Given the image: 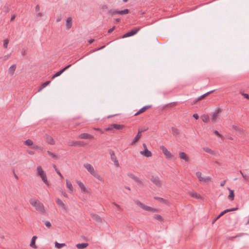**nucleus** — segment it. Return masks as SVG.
Wrapping results in <instances>:
<instances>
[{
	"label": "nucleus",
	"instance_id": "obj_1",
	"mask_svg": "<svg viewBox=\"0 0 249 249\" xmlns=\"http://www.w3.org/2000/svg\"><path fill=\"white\" fill-rule=\"evenodd\" d=\"M30 203L35 208L36 210L44 214L46 213L43 204L37 199L31 198L29 200Z\"/></svg>",
	"mask_w": 249,
	"mask_h": 249
},
{
	"label": "nucleus",
	"instance_id": "obj_2",
	"mask_svg": "<svg viewBox=\"0 0 249 249\" xmlns=\"http://www.w3.org/2000/svg\"><path fill=\"white\" fill-rule=\"evenodd\" d=\"M84 167L92 176L97 179L102 181H104L103 178L98 174L97 171L94 170L93 167L91 164L86 163L84 164Z\"/></svg>",
	"mask_w": 249,
	"mask_h": 249
},
{
	"label": "nucleus",
	"instance_id": "obj_3",
	"mask_svg": "<svg viewBox=\"0 0 249 249\" xmlns=\"http://www.w3.org/2000/svg\"><path fill=\"white\" fill-rule=\"evenodd\" d=\"M135 202L137 205L145 211L151 212L152 213H155L157 212V210L156 209L146 206L139 200H137Z\"/></svg>",
	"mask_w": 249,
	"mask_h": 249
},
{
	"label": "nucleus",
	"instance_id": "obj_4",
	"mask_svg": "<svg viewBox=\"0 0 249 249\" xmlns=\"http://www.w3.org/2000/svg\"><path fill=\"white\" fill-rule=\"evenodd\" d=\"M37 171L38 175L41 177L42 181L47 185H48L49 183L47 180L46 174L43 171L41 166H38L37 167Z\"/></svg>",
	"mask_w": 249,
	"mask_h": 249
},
{
	"label": "nucleus",
	"instance_id": "obj_5",
	"mask_svg": "<svg viewBox=\"0 0 249 249\" xmlns=\"http://www.w3.org/2000/svg\"><path fill=\"white\" fill-rule=\"evenodd\" d=\"M196 176L199 181L201 183H206L211 181V178L208 176H202V173L200 172H197L196 173Z\"/></svg>",
	"mask_w": 249,
	"mask_h": 249
},
{
	"label": "nucleus",
	"instance_id": "obj_6",
	"mask_svg": "<svg viewBox=\"0 0 249 249\" xmlns=\"http://www.w3.org/2000/svg\"><path fill=\"white\" fill-rule=\"evenodd\" d=\"M124 125L117 124H110L108 127L105 129V131H113V129H116L117 130L121 129L123 128Z\"/></svg>",
	"mask_w": 249,
	"mask_h": 249
},
{
	"label": "nucleus",
	"instance_id": "obj_7",
	"mask_svg": "<svg viewBox=\"0 0 249 249\" xmlns=\"http://www.w3.org/2000/svg\"><path fill=\"white\" fill-rule=\"evenodd\" d=\"M139 30H140V28L133 29L132 30H131L130 31L126 33L124 35L122 36V38H126V37H129V36H132L133 35H135L138 32V31Z\"/></svg>",
	"mask_w": 249,
	"mask_h": 249
},
{
	"label": "nucleus",
	"instance_id": "obj_8",
	"mask_svg": "<svg viewBox=\"0 0 249 249\" xmlns=\"http://www.w3.org/2000/svg\"><path fill=\"white\" fill-rule=\"evenodd\" d=\"M109 153L110 155L111 160L112 161L114 162V165L116 166H119V162H118V160H117V158L115 155L114 151L112 150H109Z\"/></svg>",
	"mask_w": 249,
	"mask_h": 249
},
{
	"label": "nucleus",
	"instance_id": "obj_9",
	"mask_svg": "<svg viewBox=\"0 0 249 249\" xmlns=\"http://www.w3.org/2000/svg\"><path fill=\"white\" fill-rule=\"evenodd\" d=\"M160 150H162V153L165 155L167 159H171L172 157L171 153L167 150V149L163 145L160 146Z\"/></svg>",
	"mask_w": 249,
	"mask_h": 249
},
{
	"label": "nucleus",
	"instance_id": "obj_10",
	"mask_svg": "<svg viewBox=\"0 0 249 249\" xmlns=\"http://www.w3.org/2000/svg\"><path fill=\"white\" fill-rule=\"evenodd\" d=\"M151 181L158 187H161V183L158 177L152 176L150 179Z\"/></svg>",
	"mask_w": 249,
	"mask_h": 249
},
{
	"label": "nucleus",
	"instance_id": "obj_11",
	"mask_svg": "<svg viewBox=\"0 0 249 249\" xmlns=\"http://www.w3.org/2000/svg\"><path fill=\"white\" fill-rule=\"evenodd\" d=\"M69 145L71 146H83L85 145V143L82 141H72L69 142Z\"/></svg>",
	"mask_w": 249,
	"mask_h": 249
},
{
	"label": "nucleus",
	"instance_id": "obj_12",
	"mask_svg": "<svg viewBox=\"0 0 249 249\" xmlns=\"http://www.w3.org/2000/svg\"><path fill=\"white\" fill-rule=\"evenodd\" d=\"M78 138L79 139L88 140V139H93V136L90 134H88V133H82L80 135H79Z\"/></svg>",
	"mask_w": 249,
	"mask_h": 249
},
{
	"label": "nucleus",
	"instance_id": "obj_13",
	"mask_svg": "<svg viewBox=\"0 0 249 249\" xmlns=\"http://www.w3.org/2000/svg\"><path fill=\"white\" fill-rule=\"evenodd\" d=\"M221 111V109L220 108H217L215 109L214 112L212 115L211 119L213 121L215 122L216 119L218 116V114L220 113Z\"/></svg>",
	"mask_w": 249,
	"mask_h": 249
},
{
	"label": "nucleus",
	"instance_id": "obj_14",
	"mask_svg": "<svg viewBox=\"0 0 249 249\" xmlns=\"http://www.w3.org/2000/svg\"><path fill=\"white\" fill-rule=\"evenodd\" d=\"M56 202L57 205L61 207V208L65 211L67 210V207L65 205V204L63 202V201L60 200L59 198H57L56 200Z\"/></svg>",
	"mask_w": 249,
	"mask_h": 249
},
{
	"label": "nucleus",
	"instance_id": "obj_15",
	"mask_svg": "<svg viewBox=\"0 0 249 249\" xmlns=\"http://www.w3.org/2000/svg\"><path fill=\"white\" fill-rule=\"evenodd\" d=\"M151 107H152L151 105H147V106H145L142 107L137 112H136L134 114V116L138 115L139 114L144 112V111H145V110L146 109H149V108H151Z\"/></svg>",
	"mask_w": 249,
	"mask_h": 249
},
{
	"label": "nucleus",
	"instance_id": "obj_16",
	"mask_svg": "<svg viewBox=\"0 0 249 249\" xmlns=\"http://www.w3.org/2000/svg\"><path fill=\"white\" fill-rule=\"evenodd\" d=\"M142 131L140 130V129H139V131L138 132V133L136 137L133 139V141L131 142V145H134L138 140L142 136Z\"/></svg>",
	"mask_w": 249,
	"mask_h": 249
},
{
	"label": "nucleus",
	"instance_id": "obj_17",
	"mask_svg": "<svg viewBox=\"0 0 249 249\" xmlns=\"http://www.w3.org/2000/svg\"><path fill=\"white\" fill-rule=\"evenodd\" d=\"M214 91V90H211L210 91L207 92V93L201 95L200 96L198 97V98H196L194 101V103H196L202 99H203L204 97L207 96V95H209L210 93H213Z\"/></svg>",
	"mask_w": 249,
	"mask_h": 249
},
{
	"label": "nucleus",
	"instance_id": "obj_18",
	"mask_svg": "<svg viewBox=\"0 0 249 249\" xmlns=\"http://www.w3.org/2000/svg\"><path fill=\"white\" fill-rule=\"evenodd\" d=\"M91 217L92 218V219L96 221L98 223H102V218L99 216L98 215L96 214H93V213H91Z\"/></svg>",
	"mask_w": 249,
	"mask_h": 249
},
{
	"label": "nucleus",
	"instance_id": "obj_19",
	"mask_svg": "<svg viewBox=\"0 0 249 249\" xmlns=\"http://www.w3.org/2000/svg\"><path fill=\"white\" fill-rule=\"evenodd\" d=\"M179 156L181 159H182L186 161H189V158L185 153L183 152H179Z\"/></svg>",
	"mask_w": 249,
	"mask_h": 249
},
{
	"label": "nucleus",
	"instance_id": "obj_20",
	"mask_svg": "<svg viewBox=\"0 0 249 249\" xmlns=\"http://www.w3.org/2000/svg\"><path fill=\"white\" fill-rule=\"evenodd\" d=\"M72 25V18L71 17L67 18L66 23V27L67 29H70Z\"/></svg>",
	"mask_w": 249,
	"mask_h": 249
},
{
	"label": "nucleus",
	"instance_id": "obj_21",
	"mask_svg": "<svg viewBox=\"0 0 249 249\" xmlns=\"http://www.w3.org/2000/svg\"><path fill=\"white\" fill-rule=\"evenodd\" d=\"M45 139H46V140L47 142L48 143H49V144H50L51 145L54 144V143H55L54 141L53 138L51 136H49L48 135H45Z\"/></svg>",
	"mask_w": 249,
	"mask_h": 249
},
{
	"label": "nucleus",
	"instance_id": "obj_22",
	"mask_svg": "<svg viewBox=\"0 0 249 249\" xmlns=\"http://www.w3.org/2000/svg\"><path fill=\"white\" fill-rule=\"evenodd\" d=\"M77 183L78 185V186H79L82 192L84 193H87V190L85 185H84V184L82 182H81L80 181H77Z\"/></svg>",
	"mask_w": 249,
	"mask_h": 249
},
{
	"label": "nucleus",
	"instance_id": "obj_23",
	"mask_svg": "<svg viewBox=\"0 0 249 249\" xmlns=\"http://www.w3.org/2000/svg\"><path fill=\"white\" fill-rule=\"evenodd\" d=\"M141 155L144 156L146 157H150L152 156L151 152L148 149H144V151L140 152Z\"/></svg>",
	"mask_w": 249,
	"mask_h": 249
},
{
	"label": "nucleus",
	"instance_id": "obj_24",
	"mask_svg": "<svg viewBox=\"0 0 249 249\" xmlns=\"http://www.w3.org/2000/svg\"><path fill=\"white\" fill-rule=\"evenodd\" d=\"M238 209V207H235V208H231V209H228L225 210L224 211H223V212H222L221 213H220V216H222L223 215H224L225 213H226L228 212L236 211V210H237Z\"/></svg>",
	"mask_w": 249,
	"mask_h": 249
},
{
	"label": "nucleus",
	"instance_id": "obj_25",
	"mask_svg": "<svg viewBox=\"0 0 249 249\" xmlns=\"http://www.w3.org/2000/svg\"><path fill=\"white\" fill-rule=\"evenodd\" d=\"M36 236H34L32 237V238L31 239V243H30V247L34 249H36L37 247L35 244L36 240L37 239Z\"/></svg>",
	"mask_w": 249,
	"mask_h": 249
},
{
	"label": "nucleus",
	"instance_id": "obj_26",
	"mask_svg": "<svg viewBox=\"0 0 249 249\" xmlns=\"http://www.w3.org/2000/svg\"><path fill=\"white\" fill-rule=\"evenodd\" d=\"M89 244L87 243H79L76 244V247L78 249H83L87 248Z\"/></svg>",
	"mask_w": 249,
	"mask_h": 249
},
{
	"label": "nucleus",
	"instance_id": "obj_27",
	"mask_svg": "<svg viewBox=\"0 0 249 249\" xmlns=\"http://www.w3.org/2000/svg\"><path fill=\"white\" fill-rule=\"evenodd\" d=\"M16 69V65L15 64L12 65L8 70V72L11 75H13Z\"/></svg>",
	"mask_w": 249,
	"mask_h": 249
},
{
	"label": "nucleus",
	"instance_id": "obj_28",
	"mask_svg": "<svg viewBox=\"0 0 249 249\" xmlns=\"http://www.w3.org/2000/svg\"><path fill=\"white\" fill-rule=\"evenodd\" d=\"M66 186L67 188L70 190V193L73 191V187L71 181L68 179L66 180Z\"/></svg>",
	"mask_w": 249,
	"mask_h": 249
},
{
	"label": "nucleus",
	"instance_id": "obj_29",
	"mask_svg": "<svg viewBox=\"0 0 249 249\" xmlns=\"http://www.w3.org/2000/svg\"><path fill=\"white\" fill-rule=\"evenodd\" d=\"M228 190L230 192L229 195L228 196L229 199L233 200L234 199V191L230 189V188H228Z\"/></svg>",
	"mask_w": 249,
	"mask_h": 249
},
{
	"label": "nucleus",
	"instance_id": "obj_30",
	"mask_svg": "<svg viewBox=\"0 0 249 249\" xmlns=\"http://www.w3.org/2000/svg\"><path fill=\"white\" fill-rule=\"evenodd\" d=\"M47 153L51 158L55 160L58 159V156L56 155L55 153L52 152L50 151H47Z\"/></svg>",
	"mask_w": 249,
	"mask_h": 249
},
{
	"label": "nucleus",
	"instance_id": "obj_31",
	"mask_svg": "<svg viewBox=\"0 0 249 249\" xmlns=\"http://www.w3.org/2000/svg\"><path fill=\"white\" fill-rule=\"evenodd\" d=\"M50 83L51 81H47L43 83L41 85V87L38 90V92H40L43 89L47 86Z\"/></svg>",
	"mask_w": 249,
	"mask_h": 249
},
{
	"label": "nucleus",
	"instance_id": "obj_32",
	"mask_svg": "<svg viewBox=\"0 0 249 249\" xmlns=\"http://www.w3.org/2000/svg\"><path fill=\"white\" fill-rule=\"evenodd\" d=\"M172 133L174 135L177 136L179 134V131L177 128L172 127Z\"/></svg>",
	"mask_w": 249,
	"mask_h": 249
},
{
	"label": "nucleus",
	"instance_id": "obj_33",
	"mask_svg": "<svg viewBox=\"0 0 249 249\" xmlns=\"http://www.w3.org/2000/svg\"><path fill=\"white\" fill-rule=\"evenodd\" d=\"M129 10L127 9H124L123 10H119L118 11V15H126L129 13Z\"/></svg>",
	"mask_w": 249,
	"mask_h": 249
},
{
	"label": "nucleus",
	"instance_id": "obj_34",
	"mask_svg": "<svg viewBox=\"0 0 249 249\" xmlns=\"http://www.w3.org/2000/svg\"><path fill=\"white\" fill-rule=\"evenodd\" d=\"M134 181H135L138 185L140 186H142L143 185V182L142 181L137 177H136L135 179L133 180Z\"/></svg>",
	"mask_w": 249,
	"mask_h": 249
},
{
	"label": "nucleus",
	"instance_id": "obj_35",
	"mask_svg": "<svg viewBox=\"0 0 249 249\" xmlns=\"http://www.w3.org/2000/svg\"><path fill=\"white\" fill-rule=\"evenodd\" d=\"M65 245H66L65 243H59L57 242H55V247L58 249L62 248V247H64Z\"/></svg>",
	"mask_w": 249,
	"mask_h": 249
},
{
	"label": "nucleus",
	"instance_id": "obj_36",
	"mask_svg": "<svg viewBox=\"0 0 249 249\" xmlns=\"http://www.w3.org/2000/svg\"><path fill=\"white\" fill-rule=\"evenodd\" d=\"M189 195L193 197L198 198L200 197V195H198L196 192H191L189 193Z\"/></svg>",
	"mask_w": 249,
	"mask_h": 249
},
{
	"label": "nucleus",
	"instance_id": "obj_37",
	"mask_svg": "<svg viewBox=\"0 0 249 249\" xmlns=\"http://www.w3.org/2000/svg\"><path fill=\"white\" fill-rule=\"evenodd\" d=\"M154 199L159 201L160 202L166 204V200L163 198L158 197V196H155V197H154Z\"/></svg>",
	"mask_w": 249,
	"mask_h": 249
},
{
	"label": "nucleus",
	"instance_id": "obj_38",
	"mask_svg": "<svg viewBox=\"0 0 249 249\" xmlns=\"http://www.w3.org/2000/svg\"><path fill=\"white\" fill-rule=\"evenodd\" d=\"M203 150L205 151L206 152H207L208 153H210L211 154H214V152L211 150L210 148H209V147H204L203 148Z\"/></svg>",
	"mask_w": 249,
	"mask_h": 249
},
{
	"label": "nucleus",
	"instance_id": "obj_39",
	"mask_svg": "<svg viewBox=\"0 0 249 249\" xmlns=\"http://www.w3.org/2000/svg\"><path fill=\"white\" fill-rule=\"evenodd\" d=\"M201 118H202V121L205 123L208 122V121L209 119V117L208 115H203L201 116Z\"/></svg>",
	"mask_w": 249,
	"mask_h": 249
},
{
	"label": "nucleus",
	"instance_id": "obj_40",
	"mask_svg": "<svg viewBox=\"0 0 249 249\" xmlns=\"http://www.w3.org/2000/svg\"><path fill=\"white\" fill-rule=\"evenodd\" d=\"M24 143H25V145H28V146H31V145H33V142L31 140H30V139L26 140L24 142Z\"/></svg>",
	"mask_w": 249,
	"mask_h": 249
},
{
	"label": "nucleus",
	"instance_id": "obj_41",
	"mask_svg": "<svg viewBox=\"0 0 249 249\" xmlns=\"http://www.w3.org/2000/svg\"><path fill=\"white\" fill-rule=\"evenodd\" d=\"M9 42V40L8 39H6L3 40V47L5 49L7 48Z\"/></svg>",
	"mask_w": 249,
	"mask_h": 249
},
{
	"label": "nucleus",
	"instance_id": "obj_42",
	"mask_svg": "<svg viewBox=\"0 0 249 249\" xmlns=\"http://www.w3.org/2000/svg\"><path fill=\"white\" fill-rule=\"evenodd\" d=\"M53 167L55 169V171L57 173V174L61 177L63 178V176L61 173L60 172L59 170L57 168L56 166L55 165H53Z\"/></svg>",
	"mask_w": 249,
	"mask_h": 249
},
{
	"label": "nucleus",
	"instance_id": "obj_43",
	"mask_svg": "<svg viewBox=\"0 0 249 249\" xmlns=\"http://www.w3.org/2000/svg\"><path fill=\"white\" fill-rule=\"evenodd\" d=\"M44 224L45 226L49 229H50L52 227L51 223L48 221H45Z\"/></svg>",
	"mask_w": 249,
	"mask_h": 249
},
{
	"label": "nucleus",
	"instance_id": "obj_44",
	"mask_svg": "<svg viewBox=\"0 0 249 249\" xmlns=\"http://www.w3.org/2000/svg\"><path fill=\"white\" fill-rule=\"evenodd\" d=\"M154 219H157L159 221H162L163 219L160 215H155L154 217Z\"/></svg>",
	"mask_w": 249,
	"mask_h": 249
},
{
	"label": "nucleus",
	"instance_id": "obj_45",
	"mask_svg": "<svg viewBox=\"0 0 249 249\" xmlns=\"http://www.w3.org/2000/svg\"><path fill=\"white\" fill-rule=\"evenodd\" d=\"M244 180L245 181H249V175H243V177H242Z\"/></svg>",
	"mask_w": 249,
	"mask_h": 249
},
{
	"label": "nucleus",
	"instance_id": "obj_46",
	"mask_svg": "<svg viewBox=\"0 0 249 249\" xmlns=\"http://www.w3.org/2000/svg\"><path fill=\"white\" fill-rule=\"evenodd\" d=\"M127 176L130 177L131 178H132L133 180H134L135 179V178L136 177V176L132 174V173H128L127 174Z\"/></svg>",
	"mask_w": 249,
	"mask_h": 249
},
{
	"label": "nucleus",
	"instance_id": "obj_47",
	"mask_svg": "<svg viewBox=\"0 0 249 249\" xmlns=\"http://www.w3.org/2000/svg\"><path fill=\"white\" fill-rule=\"evenodd\" d=\"M241 94L245 98L249 99V95L248 94L245 93L244 92H240Z\"/></svg>",
	"mask_w": 249,
	"mask_h": 249
},
{
	"label": "nucleus",
	"instance_id": "obj_48",
	"mask_svg": "<svg viewBox=\"0 0 249 249\" xmlns=\"http://www.w3.org/2000/svg\"><path fill=\"white\" fill-rule=\"evenodd\" d=\"M113 204L117 208L118 211H121L122 210L120 205H119L115 202H113Z\"/></svg>",
	"mask_w": 249,
	"mask_h": 249
},
{
	"label": "nucleus",
	"instance_id": "obj_49",
	"mask_svg": "<svg viewBox=\"0 0 249 249\" xmlns=\"http://www.w3.org/2000/svg\"><path fill=\"white\" fill-rule=\"evenodd\" d=\"M60 73H59V71H57V72H56L54 74H53V75L52 79H53V78H55V77H58V76H60Z\"/></svg>",
	"mask_w": 249,
	"mask_h": 249
},
{
	"label": "nucleus",
	"instance_id": "obj_50",
	"mask_svg": "<svg viewBox=\"0 0 249 249\" xmlns=\"http://www.w3.org/2000/svg\"><path fill=\"white\" fill-rule=\"evenodd\" d=\"M213 132L218 137L220 138L222 137V135L217 130H214Z\"/></svg>",
	"mask_w": 249,
	"mask_h": 249
},
{
	"label": "nucleus",
	"instance_id": "obj_51",
	"mask_svg": "<svg viewBox=\"0 0 249 249\" xmlns=\"http://www.w3.org/2000/svg\"><path fill=\"white\" fill-rule=\"evenodd\" d=\"M111 14L112 16H114L115 15L118 14V10H113L112 12H111Z\"/></svg>",
	"mask_w": 249,
	"mask_h": 249
},
{
	"label": "nucleus",
	"instance_id": "obj_52",
	"mask_svg": "<svg viewBox=\"0 0 249 249\" xmlns=\"http://www.w3.org/2000/svg\"><path fill=\"white\" fill-rule=\"evenodd\" d=\"M10 56H11V53L8 54H7V55H5V56L3 57V60H6L8 59L10 57Z\"/></svg>",
	"mask_w": 249,
	"mask_h": 249
},
{
	"label": "nucleus",
	"instance_id": "obj_53",
	"mask_svg": "<svg viewBox=\"0 0 249 249\" xmlns=\"http://www.w3.org/2000/svg\"><path fill=\"white\" fill-rule=\"evenodd\" d=\"M115 27V26H113L111 28L109 29L108 30V34H110L112 32V31L114 30Z\"/></svg>",
	"mask_w": 249,
	"mask_h": 249
},
{
	"label": "nucleus",
	"instance_id": "obj_54",
	"mask_svg": "<svg viewBox=\"0 0 249 249\" xmlns=\"http://www.w3.org/2000/svg\"><path fill=\"white\" fill-rule=\"evenodd\" d=\"M62 20V17H61V16H59V17H57V19H56V22H60L61 20Z\"/></svg>",
	"mask_w": 249,
	"mask_h": 249
},
{
	"label": "nucleus",
	"instance_id": "obj_55",
	"mask_svg": "<svg viewBox=\"0 0 249 249\" xmlns=\"http://www.w3.org/2000/svg\"><path fill=\"white\" fill-rule=\"evenodd\" d=\"M193 117L195 118L196 120H197L199 118V116L197 114L195 113L193 115Z\"/></svg>",
	"mask_w": 249,
	"mask_h": 249
},
{
	"label": "nucleus",
	"instance_id": "obj_56",
	"mask_svg": "<svg viewBox=\"0 0 249 249\" xmlns=\"http://www.w3.org/2000/svg\"><path fill=\"white\" fill-rule=\"evenodd\" d=\"M40 10V6H39V5H37L36 7H35V10L36 12H38Z\"/></svg>",
	"mask_w": 249,
	"mask_h": 249
},
{
	"label": "nucleus",
	"instance_id": "obj_57",
	"mask_svg": "<svg viewBox=\"0 0 249 249\" xmlns=\"http://www.w3.org/2000/svg\"><path fill=\"white\" fill-rule=\"evenodd\" d=\"M66 70H65V69L63 68V69H62L61 70H60L59 71V73H60V74L61 75V74H62Z\"/></svg>",
	"mask_w": 249,
	"mask_h": 249
},
{
	"label": "nucleus",
	"instance_id": "obj_58",
	"mask_svg": "<svg viewBox=\"0 0 249 249\" xmlns=\"http://www.w3.org/2000/svg\"><path fill=\"white\" fill-rule=\"evenodd\" d=\"M66 70H65V69L63 68V69H62L61 70H60L59 71V73H60V74L61 75V74H62Z\"/></svg>",
	"mask_w": 249,
	"mask_h": 249
},
{
	"label": "nucleus",
	"instance_id": "obj_59",
	"mask_svg": "<svg viewBox=\"0 0 249 249\" xmlns=\"http://www.w3.org/2000/svg\"><path fill=\"white\" fill-rule=\"evenodd\" d=\"M232 128L234 130H239V128L238 127V126H236V125H232Z\"/></svg>",
	"mask_w": 249,
	"mask_h": 249
},
{
	"label": "nucleus",
	"instance_id": "obj_60",
	"mask_svg": "<svg viewBox=\"0 0 249 249\" xmlns=\"http://www.w3.org/2000/svg\"><path fill=\"white\" fill-rule=\"evenodd\" d=\"M28 153L31 155H34L35 154L34 152L32 150H29L28 151Z\"/></svg>",
	"mask_w": 249,
	"mask_h": 249
},
{
	"label": "nucleus",
	"instance_id": "obj_61",
	"mask_svg": "<svg viewBox=\"0 0 249 249\" xmlns=\"http://www.w3.org/2000/svg\"><path fill=\"white\" fill-rule=\"evenodd\" d=\"M71 65L70 64V65H68L65 66L64 68L65 69V70H67L68 69L70 68L71 67Z\"/></svg>",
	"mask_w": 249,
	"mask_h": 249
},
{
	"label": "nucleus",
	"instance_id": "obj_62",
	"mask_svg": "<svg viewBox=\"0 0 249 249\" xmlns=\"http://www.w3.org/2000/svg\"><path fill=\"white\" fill-rule=\"evenodd\" d=\"M16 18V16L15 15H13L12 17H11V19H10V21H13L15 18Z\"/></svg>",
	"mask_w": 249,
	"mask_h": 249
},
{
	"label": "nucleus",
	"instance_id": "obj_63",
	"mask_svg": "<svg viewBox=\"0 0 249 249\" xmlns=\"http://www.w3.org/2000/svg\"><path fill=\"white\" fill-rule=\"evenodd\" d=\"M32 148L35 149H37L39 148V146L37 145H33Z\"/></svg>",
	"mask_w": 249,
	"mask_h": 249
},
{
	"label": "nucleus",
	"instance_id": "obj_64",
	"mask_svg": "<svg viewBox=\"0 0 249 249\" xmlns=\"http://www.w3.org/2000/svg\"><path fill=\"white\" fill-rule=\"evenodd\" d=\"M226 183V180H223L221 183H220V185L221 186H224L225 185Z\"/></svg>",
	"mask_w": 249,
	"mask_h": 249
}]
</instances>
